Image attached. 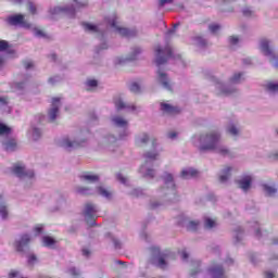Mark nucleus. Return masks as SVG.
I'll use <instances>...</instances> for the list:
<instances>
[{
	"label": "nucleus",
	"mask_w": 278,
	"mask_h": 278,
	"mask_svg": "<svg viewBox=\"0 0 278 278\" xmlns=\"http://www.w3.org/2000/svg\"><path fill=\"white\" fill-rule=\"evenodd\" d=\"M155 55H156V66L159 67L157 71V77L159 81L162 84L163 88L165 90H173V85H170V80H168V76L164 71L160 68L162 64H166L170 58L173 60H176V64H179L180 66H186V62L184 59H181L180 54H175V51H173V48L169 45H166L164 48L162 47H156L155 48Z\"/></svg>",
	"instance_id": "1"
},
{
	"label": "nucleus",
	"mask_w": 278,
	"mask_h": 278,
	"mask_svg": "<svg viewBox=\"0 0 278 278\" xmlns=\"http://www.w3.org/2000/svg\"><path fill=\"white\" fill-rule=\"evenodd\" d=\"M220 142V131L211 130L206 134L195 135L192 137V143L202 153L206 151H214L217 144Z\"/></svg>",
	"instance_id": "2"
},
{
	"label": "nucleus",
	"mask_w": 278,
	"mask_h": 278,
	"mask_svg": "<svg viewBox=\"0 0 278 278\" xmlns=\"http://www.w3.org/2000/svg\"><path fill=\"white\" fill-rule=\"evenodd\" d=\"M161 179L164 186L156 191V197L165 199V201H176L177 185L175 184V176L168 172H164Z\"/></svg>",
	"instance_id": "3"
},
{
	"label": "nucleus",
	"mask_w": 278,
	"mask_h": 278,
	"mask_svg": "<svg viewBox=\"0 0 278 278\" xmlns=\"http://www.w3.org/2000/svg\"><path fill=\"white\" fill-rule=\"evenodd\" d=\"M111 124L117 129H122L117 136L110 135L105 138L108 144H115L118 140H125L129 136V121L122 115H113Z\"/></svg>",
	"instance_id": "4"
},
{
	"label": "nucleus",
	"mask_w": 278,
	"mask_h": 278,
	"mask_svg": "<svg viewBox=\"0 0 278 278\" xmlns=\"http://www.w3.org/2000/svg\"><path fill=\"white\" fill-rule=\"evenodd\" d=\"M244 81V73L237 72L235 73L229 81L228 85H225L223 81L214 78V86L216 90V94H222L224 97H227L229 94H233L238 89L236 88L237 84H242Z\"/></svg>",
	"instance_id": "5"
},
{
	"label": "nucleus",
	"mask_w": 278,
	"mask_h": 278,
	"mask_svg": "<svg viewBox=\"0 0 278 278\" xmlns=\"http://www.w3.org/2000/svg\"><path fill=\"white\" fill-rule=\"evenodd\" d=\"M152 258L151 262L156 268L166 270L168 263L173 260V252L168 250L160 251V248H151Z\"/></svg>",
	"instance_id": "6"
},
{
	"label": "nucleus",
	"mask_w": 278,
	"mask_h": 278,
	"mask_svg": "<svg viewBox=\"0 0 278 278\" xmlns=\"http://www.w3.org/2000/svg\"><path fill=\"white\" fill-rule=\"evenodd\" d=\"M159 157L160 152L156 150L146 152L143 154L144 164L140 166L139 173L148 179H153V177H155V169L151 168V165L153 162L157 161Z\"/></svg>",
	"instance_id": "7"
},
{
	"label": "nucleus",
	"mask_w": 278,
	"mask_h": 278,
	"mask_svg": "<svg viewBox=\"0 0 278 278\" xmlns=\"http://www.w3.org/2000/svg\"><path fill=\"white\" fill-rule=\"evenodd\" d=\"M104 22L106 23V25L112 27V29H114L116 34H119V36H124L125 38H134V36H136L137 34L136 29L121 27V25H118V15H116L115 13L106 16L104 18Z\"/></svg>",
	"instance_id": "8"
},
{
	"label": "nucleus",
	"mask_w": 278,
	"mask_h": 278,
	"mask_svg": "<svg viewBox=\"0 0 278 278\" xmlns=\"http://www.w3.org/2000/svg\"><path fill=\"white\" fill-rule=\"evenodd\" d=\"M260 50L265 58H267L273 65L274 68H278V56L277 52H275V48L273 47V41L268 39H262L260 41Z\"/></svg>",
	"instance_id": "9"
},
{
	"label": "nucleus",
	"mask_w": 278,
	"mask_h": 278,
	"mask_svg": "<svg viewBox=\"0 0 278 278\" xmlns=\"http://www.w3.org/2000/svg\"><path fill=\"white\" fill-rule=\"evenodd\" d=\"M75 192L76 194H83V195L99 194L100 197H102L103 199H106L108 201H110L113 195L112 191L103 186L97 187L96 189L78 186L75 188Z\"/></svg>",
	"instance_id": "10"
},
{
	"label": "nucleus",
	"mask_w": 278,
	"mask_h": 278,
	"mask_svg": "<svg viewBox=\"0 0 278 278\" xmlns=\"http://www.w3.org/2000/svg\"><path fill=\"white\" fill-rule=\"evenodd\" d=\"M86 5H88V1L73 0L71 7H54L53 9H50V14H67V16H75L76 10L86 8Z\"/></svg>",
	"instance_id": "11"
},
{
	"label": "nucleus",
	"mask_w": 278,
	"mask_h": 278,
	"mask_svg": "<svg viewBox=\"0 0 278 278\" xmlns=\"http://www.w3.org/2000/svg\"><path fill=\"white\" fill-rule=\"evenodd\" d=\"M99 212H101L99 205L92 202L86 203L83 210V216L86 223H88V225H94V222L99 218Z\"/></svg>",
	"instance_id": "12"
},
{
	"label": "nucleus",
	"mask_w": 278,
	"mask_h": 278,
	"mask_svg": "<svg viewBox=\"0 0 278 278\" xmlns=\"http://www.w3.org/2000/svg\"><path fill=\"white\" fill-rule=\"evenodd\" d=\"M84 142H86V139L65 136L59 140V147H62V149H65V151H73L74 149H79V147H83Z\"/></svg>",
	"instance_id": "13"
},
{
	"label": "nucleus",
	"mask_w": 278,
	"mask_h": 278,
	"mask_svg": "<svg viewBox=\"0 0 278 278\" xmlns=\"http://www.w3.org/2000/svg\"><path fill=\"white\" fill-rule=\"evenodd\" d=\"M13 173L16 177H18L20 179H24L25 181L34 179V169H27L21 164L13 166Z\"/></svg>",
	"instance_id": "14"
},
{
	"label": "nucleus",
	"mask_w": 278,
	"mask_h": 278,
	"mask_svg": "<svg viewBox=\"0 0 278 278\" xmlns=\"http://www.w3.org/2000/svg\"><path fill=\"white\" fill-rule=\"evenodd\" d=\"M61 106H62L61 99L60 98H53L51 106L48 111V121H50V123L55 122V118H58V116L60 114V108Z\"/></svg>",
	"instance_id": "15"
},
{
	"label": "nucleus",
	"mask_w": 278,
	"mask_h": 278,
	"mask_svg": "<svg viewBox=\"0 0 278 278\" xmlns=\"http://www.w3.org/2000/svg\"><path fill=\"white\" fill-rule=\"evenodd\" d=\"M9 25L20 26L24 29H31V24H29L27 21H25V15L17 14V15H11L8 17Z\"/></svg>",
	"instance_id": "16"
},
{
	"label": "nucleus",
	"mask_w": 278,
	"mask_h": 278,
	"mask_svg": "<svg viewBox=\"0 0 278 278\" xmlns=\"http://www.w3.org/2000/svg\"><path fill=\"white\" fill-rule=\"evenodd\" d=\"M29 242H31V237L29 235H22L15 240L14 247L21 253L25 251V248L29 247Z\"/></svg>",
	"instance_id": "17"
},
{
	"label": "nucleus",
	"mask_w": 278,
	"mask_h": 278,
	"mask_svg": "<svg viewBox=\"0 0 278 278\" xmlns=\"http://www.w3.org/2000/svg\"><path fill=\"white\" fill-rule=\"evenodd\" d=\"M114 103L117 111L126 110V112H138V106L131 103H126L121 98L115 99Z\"/></svg>",
	"instance_id": "18"
},
{
	"label": "nucleus",
	"mask_w": 278,
	"mask_h": 278,
	"mask_svg": "<svg viewBox=\"0 0 278 278\" xmlns=\"http://www.w3.org/2000/svg\"><path fill=\"white\" fill-rule=\"evenodd\" d=\"M233 173H236V168H233L231 166H226L223 169H220V172L218 174L219 182L227 184V181H229V179H231V175H233Z\"/></svg>",
	"instance_id": "19"
},
{
	"label": "nucleus",
	"mask_w": 278,
	"mask_h": 278,
	"mask_svg": "<svg viewBox=\"0 0 278 278\" xmlns=\"http://www.w3.org/2000/svg\"><path fill=\"white\" fill-rule=\"evenodd\" d=\"M237 184L243 192H249V190L251 189V184H253V177H251L250 175L242 176L237 181Z\"/></svg>",
	"instance_id": "20"
},
{
	"label": "nucleus",
	"mask_w": 278,
	"mask_h": 278,
	"mask_svg": "<svg viewBox=\"0 0 278 278\" xmlns=\"http://www.w3.org/2000/svg\"><path fill=\"white\" fill-rule=\"evenodd\" d=\"M80 181L84 184H99V175L92 173H85L79 176Z\"/></svg>",
	"instance_id": "21"
},
{
	"label": "nucleus",
	"mask_w": 278,
	"mask_h": 278,
	"mask_svg": "<svg viewBox=\"0 0 278 278\" xmlns=\"http://www.w3.org/2000/svg\"><path fill=\"white\" fill-rule=\"evenodd\" d=\"M28 81H29V76L24 75V80L13 84L12 85V90L14 92H17V94H21V92H23V90H25V88L27 87Z\"/></svg>",
	"instance_id": "22"
},
{
	"label": "nucleus",
	"mask_w": 278,
	"mask_h": 278,
	"mask_svg": "<svg viewBox=\"0 0 278 278\" xmlns=\"http://www.w3.org/2000/svg\"><path fill=\"white\" fill-rule=\"evenodd\" d=\"M208 273L212 278H225V269H223V266L215 265L208 269Z\"/></svg>",
	"instance_id": "23"
},
{
	"label": "nucleus",
	"mask_w": 278,
	"mask_h": 278,
	"mask_svg": "<svg viewBox=\"0 0 278 278\" xmlns=\"http://www.w3.org/2000/svg\"><path fill=\"white\" fill-rule=\"evenodd\" d=\"M213 151H215V153H218V155H223V157H231V150H229L227 146L220 143V141L217 143L216 148Z\"/></svg>",
	"instance_id": "24"
},
{
	"label": "nucleus",
	"mask_w": 278,
	"mask_h": 278,
	"mask_svg": "<svg viewBox=\"0 0 278 278\" xmlns=\"http://www.w3.org/2000/svg\"><path fill=\"white\" fill-rule=\"evenodd\" d=\"M264 88L268 94H277L278 83L276 80H268L264 84Z\"/></svg>",
	"instance_id": "25"
},
{
	"label": "nucleus",
	"mask_w": 278,
	"mask_h": 278,
	"mask_svg": "<svg viewBox=\"0 0 278 278\" xmlns=\"http://www.w3.org/2000/svg\"><path fill=\"white\" fill-rule=\"evenodd\" d=\"M83 28L87 34H99L101 31L98 25L88 22L83 23Z\"/></svg>",
	"instance_id": "26"
},
{
	"label": "nucleus",
	"mask_w": 278,
	"mask_h": 278,
	"mask_svg": "<svg viewBox=\"0 0 278 278\" xmlns=\"http://www.w3.org/2000/svg\"><path fill=\"white\" fill-rule=\"evenodd\" d=\"M244 238V230L242 227L238 226L233 230V242L235 244H240V241L243 240Z\"/></svg>",
	"instance_id": "27"
},
{
	"label": "nucleus",
	"mask_w": 278,
	"mask_h": 278,
	"mask_svg": "<svg viewBox=\"0 0 278 278\" xmlns=\"http://www.w3.org/2000/svg\"><path fill=\"white\" fill-rule=\"evenodd\" d=\"M149 140H151V137L149 136V134L147 132H141L136 137V144L138 147H142L144 144H147V142H149Z\"/></svg>",
	"instance_id": "28"
},
{
	"label": "nucleus",
	"mask_w": 278,
	"mask_h": 278,
	"mask_svg": "<svg viewBox=\"0 0 278 278\" xmlns=\"http://www.w3.org/2000/svg\"><path fill=\"white\" fill-rule=\"evenodd\" d=\"M161 110L164 114H178L179 109L168 103H161Z\"/></svg>",
	"instance_id": "29"
},
{
	"label": "nucleus",
	"mask_w": 278,
	"mask_h": 278,
	"mask_svg": "<svg viewBox=\"0 0 278 278\" xmlns=\"http://www.w3.org/2000/svg\"><path fill=\"white\" fill-rule=\"evenodd\" d=\"M180 177H182V179H191V177H197V169L192 167L184 168L180 173Z\"/></svg>",
	"instance_id": "30"
},
{
	"label": "nucleus",
	"mask_w": 278,
	"mask_h": 278,
	"mask_svg": "<svg viewBox=\"0 0 278 278\" xmlns=\"http://www.w3.org/2000/svg\"><path fill=\"white\" fill-rule=\"evenodd\" d=\"M4 150H7L9 153H12V151H16L17 146H16V140L14 139H7L5 141L2 142Z\"/></svg>",
	"instance_id": "31"
},
{
	"label": "nucleus",
	"mask_w": 278,
	"mask_h": 278,
	"mask_svg": "<svg viewBox=\"0 0 278 278\" xmlns=\"http://www.w3.org/2000/svg\"><path fill=\"white\" fill-rule=\"evenodd\" d=\"M42 136V130L38 127H31L28 131V138L31 140H40V137Z\"/></svg>",
	"instance_id": "32"
},
{
	"label": "nucleus",
	"mask_w": 278,
	"mask_h": 278,
	"mask_svg": "<svg viewBox=\"0 0 278 278\" xmlns=\"http://www.w3.org/2000/svg\"><path fill=\"white\" fill-rule=\"evenodd\" d=\"M98 86H99V80L94 78H88L85 83V88L86 90H89V91L97 90Z\"/></svg>",
	"instance_id": "33"
},
{
	"label": "nucleus",
	"mask_w": 278,
	"mask_h": 278,
	"mask_svg": "<svg viewBox=\"0 0 278 278\" xmlns=\"http://www.w3.org/2000/svg\"><path fill=\"white\" fill-rule=\"evenodd\" d=\"M8 49H10V43L5 40H0V68L1 66H3V51H8Z\"/></svg>",
	"instance_id": "34"
},
{
	"label": "nucleus",
	"mask_w": 278,
	"mask_h": 278,
	"mask_svg": "<svg viewBox=\"0 0 278 278\" xmlns=\"http://www.w3.org/2000/svg\"><path fill=\"white\" fill-rule=\"evenodd\" d=\"M192 45L199 47L200 49H203V47L207 45V41L201 36H195L192 38Z\"/></svg>",
	"instance_id": "35"
},
{
	"label": "nucleus",
	"mask_w": 278,
	"mask_h": 278,
	"mask_svg": "<svg viewBox=\"0 0 278 278\" xmlns=\"http://www.w3.org/2000/svg\"><path fill=\"white\" fill-rule=\"evenodd\" d=\"M218 223H216V219L212 217H204V227L205 229H214L217 227Z\"/></svg>",
	"instance_id": "36"
},
{
	"label": "nucleus",
	"mask_w": 278,
	"mask_h": 278,
	"mask_svg": "<svg viewBox=\"0 0 278 278\" xmlns=\"http://www.w3.org/2000/svg\"><path fill=\"white\" fill-rule=\"evenodd\" d=\"M227 131L230 136H239L240 135V129L238 128V126H236V124L233 123H230L228 126H227Z\"/></svg>",
	"instance_id": "37"
},
{
	"label": "nucleus",
	"mask_w": 278,
	"mask_h": 278,
	"mask_svg": "<svg viewBox=\"0 0 278 278\" xmlns=\"http://www.w3.org/2000/svg\"><path fill=\"white\" fill-rule=\"evenodd\" d=\"M264 192L267 194V197H275L277 194V188L270 185H264Z\"/></svg>",
	"instance_id": "38"
},
{
	"label": "nucleus",
	"mask_w": 278,
	"mask_h": 278,
	"mask_svg": "<svg viewBox=\"0 0 278 278\" xmlns=\"http://www.w3.org/2000/svg\"><path fill=\"white\" fill-rule=\"evenodd\" d=\"M42 244L43 247H48L49 249H51L55 244V239L49 236L42 237Z\"/></svg>",
	"instance_id": "39"
},
{
	"label": "nucleus",
	"mask_w": 278,
	"mask_h": 278,
	"mask_svg": "<svg viewBox=\"0 0 278 278\" xmlns=\"http://www.w3.org/2000/svg\"><path fill=\"white\" fill-rule=\"evenodd\" d=\"M10 99L8 97H0V108H3L5 112H10Z\"/></svg>",
	"instance_id": "40"
},
{
	"label": "nucleus",
	"mask_w": 278,
	"mask_h": 278,
	"mask_svg": "<svg viewBox=\"0 0 278 278\" xmlns=\"http://www.w3.org/2000/svg\"><path fill=\"white\" fill-rule=\"evenodd\" d=\"M188 231H197L199 229V220H190L186 224Z\"/></svg>",
	"instance_id": "41"
},
{
	"label": "nucleus",
	"mask_w": 278,
	"mask_h": 278,
	"mask_svg": "<svg viewBox=\"0 0 278 278\" xmlns=\"http://www.w3.org/2000/svg\"><path fill=\"white\" fill-rule=\"evenodd\" d=\"M0 216L2 220L8 218V205L5 203H0Z\"/></svg>",
	"instance_id": "42"
},
{
	"label": "nucleus",
	"mask_w": 278,
	"mask_h": 278,
	"mask_svg": "<svg viewBox=\"0 0 278 278\" xmlns=\"http://www.w3.org/2000/svg\"><path fill=\"white\" fill-rule=\"evenodd\" d=\"M228 43L230 47H238L240 45V37L233 35L228 38Z\"/></svg>",
	"instance_id": "43"
},
{
	"label": "nucleus",
	"mask_w": 278,
	"mask_h": 278,
	"mask_svg": "<svg viewBox=\"0 0 278 278\" xmlns=\"http://www.w3.org/2000/svg\"><path fill=\"white\" fill-rule=\"evenodd\" d=\"M250 227L252 229H254V236H256V238H260L261 236V231H260V224L257 222H252L250 223Z\"/></svg>",
	"instance_id": "44"
},
{
	"label": "nucleus",
	"mask_w": 278,
	"mask_h": 278,
	"mask_svg": "<svg viewBox=\"0 0 278 278\" xmlns=\"http://www.w3.org/2000/svg\"><path fill=\"white\" fill-rule=\"evenodd\" d=\"M116 179H117V181L123 184V186H129V178L125 177L123 174H117Z\"/></svg>",
	"instance_id": "45"
},
{
	"label": "nucleus",
	"mask_w": 278,
	"mask_h": 278,
	"mask_svg": "<svg viewBox=\"0 0 278 278\" xmlns=\"http://www.w3.org/2000/svg\"><path fill=\"white\" fill-rule=\"evenodd\" d=\"M26 29H31L34 36H36L37 38H43L45 37V33L38 28H36L35 26H33L30 28H26Z\"/></svg>",
	"instance_id": "46"
},
{
	"label": "nucleus",
	"mask_w": 278,
	"mask_h": 278,
	"mask_svg": "<svg viewBox=\"0 0 278 278\" xmlns=\"http://www.w3.org/2000/svg\"><path fill=\"white\" fill-rule=\"evenodd\" d=\"M106 238H109V240H111V242H113L115 249H121V242L112 233H108Z\"/></svg>",
	"instance_id": "47"
},
{
	"label": "nucleus",
	"mask_w": 278,
	"mask_h": 278,
	"mask_svg": "<svg viewBox=\"0 0 278 278\" xmlns=\"http://www.w3.org/2000/svg\"><path fill=\"white\" fill-rule=\"evenodd\" d=\"M208 30L211 31V34H218V31H220V24H210Z\"/></svg>",
	"instance_id": "48"
},
{
	"label": "nucleus",
	"mask_w": 278,
	"mask_h": 278,
	"mask_svg": "<svg viewBox=\"0 0 278 278\" xmlns=\"http://www.w3.org/2000/svg\"><path fill=\"white\" fill-rule=\"evenodd\" d=\"M64 205H66V199H64V197H61L56 200V207L54 210L55 211L62 210V207H64Z\"/></svg>",
	"instance_id": "49"
},
{
	"label": "nucleus",
	"mask_w": 278,
	"mask_h": 278,
	"mask_svg": "<svg viewBox=\"0 0 278 278\" xmlns=\"http://www.w3.org/2000/svg\"><path fill=\"white\" fill-rule=\"evenodd\" d=\"M192 265L194 266V268H197V270H195V271L192 270V271L190 273V276H191V277H197V275H199V266H201V262H199V261H193V262H192Z\"/></svg>",
	"instance_id": "50"
},
{
	"label": "nucleus",
	"mask_w": 278,
	"mask_h": 278,
	"mask_svg": "<svg viewBox=\"0 0 278 278\" xmlns=\"http://www.w3.org/2000/svg\"><path fill=\"white\" fill-rule=\"evenodd\" d=\"M59 81H62V78L60 76H52L48 79V83L50 86H55Z\"/></svg>",
	"instance_id": "51"
},
{
	"label": "nucleus",
	"mask_w": 278,
	"mask_h": 278,
	"mask_svg": "<svg viewBox=\"0 0 278 278\" xmlns=\"http://www.w3.org/2000/svg\"><path fill=\"white\" fill-rule=\"evenodd\" d=\"M67 273L72 275L73 277H79L81 275V271L75 267H71Z\"/></svg>",
	"instance_id": "52"
},
{
	"label": "nucleus",
	"mask_w": 278,
	"mask_h": 278,
	"mask_svg": "<svg viewBox=\"0 0 278 278\" xmlns=\"http://www.w3.org/2000/svg\"><path fill=\"white\" fill-rule=\"evenodd\" d=\"M131 197H142V194H144V190H142L141 188H137V189H134L131 192H130Z\"/></svg>",
	"instance_id": "53"
},
{
	"label": "nucleus",
	"mask_w": 278,
	"mask_h": 278,
	"mask_svg": "<svg viewBox=\"0 0 278 278\" xmlns=\"http://www.w3.org/2000/svg\"><path fill=\"white\" fill-rule=\"evenodd\" d=\"M130 92H140V85L138 83H132L129 86Z\"/></svg>",
	"instance_id": "54"
},
{
	"label": "nucleus",
	"mask_w": 278,
	"mask_h": 278,
	"mask_svg": "<svg viewBox=\"0 0 278 278\" xmlns=\"http://www.w3.org/2000/svg\"><path fill=\"white\" fill-rule=\"evenodd\" d=\"M139 53H142V49L135 48L132 50V55L128 60H136V58H138Z\"/></svg>",
	"instance_id": "55"
},
{
	"label": "nucleus",
	"mask_w": 278,
	"mask_h": 278,
	"mask_svg": "<svg viewBox=\"0 0 278 278\" xmlns=\"http://www.w3.org/2000/svg\"><path fill=\"white\" fill-rule=\"evenodd\" d=\"M3 134H10V127L5 126V124H0V136Z\"/></svg>",
	"instance_id": "56"
},
{
	"label": "nucleus",
	"mask_w": 278,
	"mask_h": 278,
	"mask_svg": "<svg viewBox=\"0 0 278 278\" xmlns=\"http://www.w3.org/2000/svg\"><path fill=\"white\" fill-rule=\"evenodd\" d=\"M24 68L26 71H31V68H34V62L33 61H24Z\"/></svg>",
	"instance_id": "57"
},
{
	"label": "nucleus",
	"mask_w": 278,
	"mask_h": 278,
	"mask_svg": "<svg viewBox=\"0 0 278 278\" xmlns=\"http://www.w3.org/2000/svg\"><path fill=\"white\" fill-rule=\"evenodd\" d=\"M36 262H38V258L36 257V255L35 254H29L28 255V264L34 266V264H36Z\"/></svg>",
	"instance_id": "58"
},
{
	"label": "nucleus",
	"mask_w": 278,
	"mask_h": 278,
	"mask_svg": "<svg viewBox=\"0 0 278 278\" xmlns=\"http://www.w3.org/2000/svg\"><path fill=\"white\" fill-rule=\"evenodd\" d=\"M28 10H29L30 14H37L38 13V11L36 9V4H34V2L28 3Z\"/></svg>",
	"instance_id": "59"
},
{
	"label": "nucleus",
	"mask_w": 278,
	"mask_h": 278,
	"mask_svg": "<svg viewBox=\"0 0 278 278\" xmlns=\"http://www.w3.org/2000/svg\"><path fill=\"white\" fill-rule=\"evenodd\" d=\"M42 229H45L43 225L35 226L34 231H35L36 236H40V233H42Z\"/></svg>",
	"instance_id": "60"
},
{
	"label": "nucleus",
	"mask_w": 278,
	"mask_h": 278,
	"mask_svg": "<svg viewBox=\"0 0 278 278\" xmlns=\"http://www.w3.org/2000/svg\"><path fill=\"white\" fill-rule=\"evenodd\" d=\"M180 256L182 262H188V257H189L188 251L186 250L180 251Z\"/></svg>",
	"instance_id": "61"
},
{
	"label": "nucleus",
	"mask_w": 278,
	"mask_h": 278,
	"mask_svg": "<svg viewBox=\"0 0 278 278\" xmlns=\"http://www.w3.org/2000/svg\"><path fill=\"white\" fill-rule=\"evenodd\" d=\"M175 0H160L159 5L160 8H164V5H167L168 3H173Z\"/></svg>",
	"instance_id": "62"
},
{
	"label": "nucleus",
	"mask_w": 278,
	"mask_h": 278,
	"mask_svg": "<svg viewBox=\"0 0 278 278\" xmlns=\"http://www.w3.org/2000/svg\"><path fill=\"white\" fill-rule=\"evenodd\" d=\"M167 138H169V140H175V138H177V132L176 131L168 132Z\"/></svg>",
	"instance_id": "63"
},
{
	"label": "nucleus",
	"mask_w": 278,
	"mask_h": 278,
	"mask_svg": "<svg viewBox=\"0 0 278 278\" xmlns=\"http://www.w3.org/2000/svg\"><path fill=\"white\" fill-rule=\"evenodd\" d=\"M265 278H275V273H273V271H265Z\"/></svg>",
	"instance_id": "64"
}]
</instances>
